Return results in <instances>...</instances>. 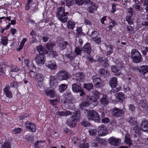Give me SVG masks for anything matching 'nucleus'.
Wrapping results in <instances>:
<instances>
[{"label": "nucleus", "instance_id": "1", "mask_svg": "<svg viewBox=\"0 0 148 148\" xmlns=\"http://www.w3.org/2000/svg\"><path fill=\"white\" fill-rule=\"evenodd\" d=\"M87 116L89 120H93L97 122H98L100 121L98 114L96 112L93 111H88Z\"/></svg>", "mask_w": 148, "mask_h": 148}, {"label": "nucleus", "instance_id": "2", "mask_svg": "<svg viewBox=\"0 0 148 148\" xmlns=\"http://www.w3.org/2000/svg\"><path fill=\"white\" fill-rule=\"evenodd\" d=\"M57 75L58 79L60 80H66L68 79V73L64 70L59 71Z\"/></svg>", "mask_w": 148, "mask_h": 148}, {"label": "nucleus", "instance_id": "3", "mask_svg": "<svg viewBox=\"0 0 148 148\" xmlns=\"http://www.w3.org/2000/svg\"><path fill=\"white\" fill-rule=\"evenodd\" d=\"M98 133L99 136H104L108 133V130L106 127L104 125L99 126L98 127Z\"/></svg>", "mask_w": 148, "mask_h": 148}, {"label": "nucleus", "instance_id": "4", "mask_svg": "<svg viewBox=\"0 0 148 148\" xmlns=\"http://www.w3.org/2000/svg\"><path fill=\"white\" fill-rule=\"evenodd\" d=\"M125 108H122V109H119L117 108L113 109L112 112V114L114 116L119 117L125 113Z\"/></svg>", "mask_w": 148, "mask_h": 148}, {"label": "nucleus", "instance_id": "5", "mask_svg": "<svg viewBox=\"0 0 148 148\" xmlns=\"http://www.w3.org/2000/svg\"><path fill=\"white\" fill-rule=\"evenodd\" d=\"M84 77V74L82 73H78L74 76V78L72 80L73 82H74L75 81H76L77 82L82 81Z\"/></svg>", "mask_w": 148, "mask_h": 148}, {"label": "nucleus", "instance_id": "6", "mask_svg": "<svg viewBox=\"0 0 148 148\" xmlns=\"http://www.w3.org/2000/svg\"><path fill=\"white\" fill-rule=\"evenodd\" d=\"M34 79L36 81L38 82V85L40 87L42 84V82L44 79V77L41 74L36 73L35 76H34Z\"/></svg>", "mask_w": 148, "mask_h": 148}, {"label": "nucleus", "instance_id": "7", "mask_svg": "<svg viewBox=\"0 0 148 148\" xmlns=\"http://www.w3.org/2000/svg\"><path fill=\"white\" fill-rule=\"evenodd\" d=\"M36 62L38 64H43L45 62L44 56L43 55L38 54L35 58Z\"/></svg>", "mask_w": 148, "mask_h": 148}, {"label": "nucleus", "instance_id": "8", "mask_svg": "<svg viewBox=\"0 0 148 148\" xmlns=\"http://www.w3.org/2000/svg\"><path fill=\"white\" fill-rule=\"evenodd\" d=\"M108 142L112 145L117 146L120 143L121 140L120 139L112 137L109 139Z\"/></svg>", "mask_w": 148, "mask_h": 148}, {"label": "nucleus", "instance_id": "9", "mask_svg": "<svg viewBox=\"0 0 148 148\" xmlns=\"http://www.w3.org/2000/svg\"><path fill=\"white\" fill-rule=\"evenodd\" d=\"M88 101L89 103V106L92 108L97 106L98 104L97 100L92 97L88 98Z\"/></svg>", "mask_w": 148, "mask_h": 148}, {"label": "nucleus", "instance_id": "10", "mask_svg": "<svg viewBox=\"0 0 148 148\" xmlns=\"http://www.w3.org/2000/svg\"><path fill=\"white\" fill-rule=\"evenodd\" d=\"M76 121L74 116H71L68 119L67 123L68 125L71 127H74L76 125Z\"/></svg>", "mask_w": 148, "mask_h": 148}, {"label": "nucleus", "instance_id": "11", "mask_svg": "<svg viewBox=\"0 0 148 148\" xmlns=\"http://www.w3.org/2000/svg\"><path fill=\"white\" fill-rule=\"evenodd\" d=\"M26 127L29 129L30 131L34 132L35 131L36 129V126L33 123L27 121L25 124Z\"/></svg>", "mask_w": 148, "mask_h": 148}, {"label": "nucleus", "instance_id": "12", "mask_svg": "<svg viewBox=\"0 0 148 148\" xmlns=\"http://www.w3.org/2000/svg\"><path fill=\"white\" fill-rule=\"evenodd\" d=\"M49 84L51 87L54 88L57 86L58 82L55 76H51L49 78Z\"/></svg>", "mask_w": 148, "mask_h": 148}, {"label": "nucleus", "instance_id": "13", "mask_svg": "<svg viewBox=\"0 0 148 148\" xmlns=\"http://www.w3.org/2000/svg\"><path fill=\"white\" fill-rule=\"evenodd\" d=\"M141 125L143 130L145 132H148V120L145 119L143 120Z\"/></svg>", "mask_w": 148, "mask_h": 148}, {"label": "nucleus", "instance_id": "14", "mask_svg": "<svg viewBox=\"0 0 148 148\" xmlns=\"http://www.w3.org/2000/svg\"><path fill=\"white\" fill-rule=\"evenodd\" d=\"M91 50L90 45L89 43L86 44L82 49V51L88 54L90 53Z\"/></svg>", "mask_w": 148, "mask_h": 148}, {"label": "nucleus", "instance_id": "15", "mask_svg": "<svg viewBox=\"0 0 148 148\" xmlns=\"http://www.w3.org/2000/svg\"><path fill=\"white\" fill-rule=\"evenodd\" d=\"M91 1L89 2L90 3L88 8V10L90 13H92L94 11L96 10L97 7L95 5V4L93 3H90Z\"/></svg>", "mask_w": 148, "mask_h": 148}, {"label": "nucleus", "instance_id": "16", "mask_svg": "<svg viewBox=\"0 0 148 148\" xmlns=\"http://www.w3.org/2000/svg\"><path fill=\"white\" fill-rule=\"evenodd\" d=\"M111 70L116 76H119L122 74V73L119 69L116 66L112 65V66Z\"/></svg>", "mask_w": 148, "mask_h": 148}, {"label": "nucleus", "instance_id": "17", "mask_svg": "<svg viewBox=\"0 0 148 148\" xmlns=\"http://www.w3.org/2000/svg\"><path fill=\"white\" fill-rule=\"evenodd\" d=\"M56 114L59 116H67L69 115H71L72 113L69 111L66 110L64 111H58L56 112Z\"/></svg>", "mask_w": 148, "mask_h": 148}, {"label": "nucleus", "instance_id": "18", "mask_svg": "<svg viewBox=\"0 0 148 148\" xmlns=\"http://www.w3.org/2000/svg\"><path fill=\"white\" fill-rule=\"evenodd\" d=\"M46 65L47 67L51 70H55L57 68L56 64L53 61L50 62L48 63H46Z\"/></svg>", "mask_w": 148, "mask_h": 148}, {"label": "nucleus", "instance_id": "19", "mask_svg": "<svg viewBox=\"0 0 148 148\" xmlns=\"http://www.w3.org/2000/svg\"><path fill=\"white\" fill-rule=\"evenodd\" d=\"M65 14L64 9L62 7H60L58 8L56 13L57 17H59L60 19H61V15H62Z\"/></svg>", "mask_w": 148, "mask_h": 148}, {"label": "nucleus", "instance_id": "20", "mask_svg": "<svg viewBox=\"0 0 148 148\" xmlns=\"http://www.w3.org/2000/svg\"><path fill=\"white\" fill-rule=\"evenodd\" d=\"M112 88H115L117 84V79L116 77L112 78L109 82Z\"/></svg>", "mask_w": 148, "mask_h": 148}, {"label": "nucleus", "instance_id": "21", "mask_svg": "<svg viewBox=\"0 0 148 148\" xmlns=\"http://www.w3.org/2000/svg\"><path fill=\"white\" fill-rule=\"evenodd\" d=\"M10 88L9 86H6L4 88L3 91L7 97L11 98L12 97V92L10 91Z\"/></svg>", "mask_w": 148, "mask_h": 148}, {"label": "nucleus", "instance_id": "22", "mask_svg": "<svg viewBox=\"0 0 148 148\" xmlns=\"http://www.w3.org/2000/svg\"><path fill=\"white\" fill-rule=\"evenodd\" d=\"M139 72L143 74H145L148 72V66L144 65L140 66L139 69Z\"/></svg>", "mask_w": 148, "mask_h": 148}, {"label": "nucleus", "instance_id": "23", "mask_svg": "<svg viewBox=\"0 0 148 148\" xmlns=\"http://www.w3.org/2000/svg\"><path fill=\"white\" fill-rule=\"evenodd\" d=\"M45 93L50 97H54L55 96V92L53 90L47 89L45 90Z\"/></svg>", "mask_w": 148, "mask_h": 148}, {"label": "nucleus", "instance_id": "24", "mask_svg": "<svg viewBox=\"0 0 148 148\" xmlns=\"http://www.w3.org/2000/svg\"><path fill=\"white\" fill-rule=\"evenodd\" d=\"M81 88V87L76 83H74L72 85V90L74 92H79Z\"/></svg>", "mask_w": 148, "mask_h": 148}, {"label": "nucleus", "instance_id": "25", "mask_svg": "<svg viewBox=\"0 0 148 148\" xmlns=\"http://www.w3.org/2000/svg\"><path fill=\"white\" fill-rule=\"evenodd\" d=\"M99 73L100 75L103 77H106L110 75L109 73L107 70L103 69H101L99 70Z\"/></svg>", "mask_w": 148, "mask_h": 148}, {"label": "nucleus", "instance_id": "26", "mask_svg": "<svg viewBox=\"0 0 148 148\" xmlns=\"http://www.w3.org/2000/svg\"><path fill=\"white\" fill-rule=\"evenodd\" d=\"M37 50L39 53V54L43 55V54H45L47 53V51L44 47L41 45H40L37 47Z\"/></svg>", "mask_w": 148, "mask_h": 148}, {"label": "nucleus", "instance_id": "27", "mask_svg": "<svg viewBox=\"0 0 148 148\" xmlns=\"http://www.w3.org/2000/svg\"><path fill=\"white\" fill-rule=\"evenodd\" d=\"M132 58L136 57L137 56H141L140 53L135 49H133L131 52Z\"/></svg>", "mask_w": 148, "mask_h": 148}, {"label": "nucleus", "instance_id": "28", "mask_svg": "<svg viewBox=\"0 0 148 148\" xmlns=\"http://www.w3.org/2000/svg\"><path fill=\"white\" fill-rule=\"evenodd\" d=\"M75 23L71 21H69L67 23V27L69 29H73L75 27Z\"/></svg>", "mask_w": 148, "mask_h": 148}, {"label": "nucleus", "instance_id": "29", "mask_svg": "<svg viewBox=\"0 0 148 148\" xmlns=\"http://www.w3.org/2000/svg\"><path fill=\"white\" fill-rule=\"evenodd\" d=\"M125 139L126 143L128 144L130 146L132 145V142L130 139V136L128 133L126 134Z\"/></svg>", "mask_w": 148, "mask_h": 148}, {"label": "nucleus", "instance_id": "30", "mask_svg": "<svg viewBox=\"0 0 148 148\" xmlns=\"http://www.w3.org/2000/svg\"><path fill=\"white\" fill-rule=\"evenodd\" d=\"M133 130L134 132L135 133L137 134L139 136L141 135V133L140 132L142 129L141 128L138 126L137 124L134 127Z\"/></svg>", "mask_w": 148, "mask_h": 148}, {"label": "nucleus", "instance_id": "31", "mask_svg": "<svg viewBox=\"0 0 148 148\" xmlns=\"http://www.w3.org/2000/svg\"><path fill=\"white\" fill-rule=\"evenodd\" d=\"M89 135L91 136H95L97 135V131L96 129H89L88 130Z\"/></svg>", "mask_w": 148, "mask_h": 148}, {"label": "nucleus", "instance_id": "32", "mask_svg": "<svg viewBox=\"0 0 148 148\" xmlns=\"http://www.w3.org/2000/svg\"><path fill=\"white\" fill-rule=\"evenodd\" d=\"M132 59L133 62L136 63H139L142 62L143 61V58L141 57V56L132 58Z\"/></svg>", "mask_w": 148, "mask_h": 148}, {"label": "nucleus", "instance_id": "33", "mask_svg": "<svg viewBox=\"0 0 148 148\" xmlns=\"http://www.w3.org/2000/svg\"><path fill=\"white\" fill-rule=\"evenodd\" d=\"M139 105L141 107L148 112V105L143 100H141L140 101Z\"/></svg>", "mask_w": 148, "mask_h": 148}, {"label": "nucleus", "instance_id": "34", "mask_svg": "<svg viewBox=\"0 0 148 148\" xmlns=\"http://www.w3.org/2000/svg\"><path fill=\"white\" fill-rule=\"evenodd\" d=\"M55 44L51 43H48L46 45V47L49 52H52L53 47Z\"/></svg>", "mask_w": 148, "mask_h": 148}, {"label": "nucleus", "instance_id": "35", "mask_svg": "<svg viewBox=\"0 0 148 148\" xmlns=\"http://www.w3.org/2000/svg\"><path fill=\"white\" fill-rule=\"evenodd\" d=\"M76 4L79 5H82L85 3H88L90 2L89 0H75Z\"/></svg>", "mask_w": 148, "mask_h": 148}, {"label": "nucleus", "instance_id": "36", "mask_svg": "<svg viewBox=\"0 0 148 148\" xmlns=\"http://www.w3.org/2000/svg\"><path fill=\"white\" fill-rule=\"evenodd\" d=\"M101 103L103 105H107L108 103V101L105 95L103 96L102 98L100 99Z\"/></svg>", "mask_w": 148, "mask_h": 148}, {"label": "nucleus", "instance_id": "37", "mask_svg": "<svg viewBox=\"0 0 148 148\" xmlns=\"http://www.w3.org/2000/svg\"><path fill=\"white\" fill-rule=\"evenodd\" d=\"M84 88L90 90L92 89L93 88V86L92 83L85 84H84Z\"/></svg>", "mask_w": 148, "mask_h": 148}, {"label": "nucleus", "instance_id": "38", "mask_svg": "<svg viewBox=\"0 0 148 148\" xmlns=\"http://www.w3.org/2000/svg\"><path fill=\"white\" fill-rule=\"evenodd\" d=\"M8 42V39L6 37H3L1 39V43L4 46L7 45Z\"/></svg>", "mask_w": 148, "mask_h": 148}, {"label": "nucleus", "instance_id": "39", "mask_svg": "<svg viewBox=\"0 0 148 148\" xmlns=\"http://www.w3.org/2000/svg\"><path fill=\"white\" fill-rule=\"evenodd\" d=\"M59 90L61 92H64L67 88V86L65 84H62L59 86Z\"/></svg>", "mask_w": 148, "mask_h": 148}, {"label": "nucleus", "instance_id": "40", "mask_svg": "<svg viewBox=\"0 0 148 148\" xmlns=\"http://www.w3.org/2000/svg\"><path fill=\"white\" fill-rule=\"evenodd\" d=\"M117 99L123 101L124 98V94L122 92H119L116 94Z\"/></svg>", "mask_w": 148, "mask_h": 148}, {"label": "nucleus", "instance_id": "41", "mask_svg": "<svg viewBox=\"0 0 148 148\" xmlns=\"http://www.w3.org/2000/svg\"><path fill=\"white\" fill-rule=\"evenodd\" d=\"M93 96L95 97V99L97 100L100 98L101 94L98 91L96 90H94L93 91Z\"/></svg>", "mask_w": 148, "mask_h": 148}, {"label": "nucleus", "instance_id": "42", "mask_svg": "<svg viewBox=\"0 0 148 148\" xmlns=\"http://www.w3.org/2000/svg\"><path fill=\"white\" fill-rule=\"evenodd\" d=\"M58 17L59 20L63 23L66 22L68 19L67 16L65 14H63L62 15H61V19L59 17Z\"/></svg>", "mask_w": 148, "mask_h": 148}, {"label": "nucleus", "instance_id": "43", "mask_svg": "<svg viewBox=\"0 0 148 148\" xmlns=\"http://www.w3.org/2000/svg\"><path fill=\"white\" fill-rule=\"evenodd\" d=\"M129 122L130 124L134 125H137V123L136 119L135 117H131Z\"/></svg>", "mask_w": 148, "mask_h": 148}, {"label": "nucleus", "instance_id": "44", "mask_svg": "<svg viewBox=\"0 0 148 148\" xmlns=\"http://www.w3.org/2000/svg\"><path fill=\"white\" fill-rule=\"evenodd\" d=\"M89 103L86 101H84L79 104L80 107L81 109H83L84 107H87L89 106Z\"/></svg>", "mask_w": 148, "mask_h": 148}, {"label": "nucleus", "instance_id": "45", "mask_svg": "<svg viewBox=\"0 0 148 148\" xmlns=\"http://www.w3.org/2000/svg\"><path fill=\"white\" fill-rule=\"evenodd\" d=\"M1 148H11L10 143L8 141H5L1 146Z\"/></svg>", "mask_w": 148, "mask_h": 148}, {"label": "nucleus", "instance_id": "46", "mask_svg": "<svg viewBox=\"0 0 148 148\" xmlns=\"http://www.w3.org/2000/svg\"><path fill=\"white\" fill-rule=\"evenodd\" d=\"M76 36L78 37L79 35H82L83 33L82 32V29L81 27H77L76 29Z\"/></svg>", "mask_w": 148, "mask_h": 148}, {"label": "nucleus", "instance_id": "47", "mask_svg": "<svg viewBox=\"0 0 148 148\" xmlns=\"http://www.w3.org/2000/svg\"><path fill=\"white\" fill-rule=\"evenodd\" d=\"M10 69L11 71L12 72H17L20 70L16 66H11Z\"/></svg>", "mask_w": 148, "mask_h": 148}, {"label": "nucleus", "instance_id": "48", "mask_svg": "<svg viewBox=\"0 0 148 148\" xmlns=\"http://www.w3.org/2000/svg\"><path fill=\"white\" fill-rule=\"evenodd\" d=\"M99 33L96 31H92L91 34L90 36L92 38L93 40L98 36Z\"/></svg>", "mask_w": 148, "mask_h": 148}, {"label": "nucleus", "instance_id": "49", "mask_svg": "<svg viewBox=\"0 0 148 148\" xmlns=\"http://www.w3.org/2000/svg\"><path fill=\"white\" fill-rule=\"evenodd\" d=\"M72 116H74L75 118V120H79L80 118V112L79 111L77 112L75 114Z\"/></svg>", "mask_w": 148, "mask_h": 148}, {"label": "nucleus", "instance_id": "50", "mask_svg": "<svg viewBox=\"0 0 148 148\" xmlns=\"http://www.w3.org/2000/svg\"><path fill=\"white\" fill-rule=\"evenodd\" d=\"M68 43L66 42L61 43L59 45V48L61 49H64L66 47V45Z\"/></svg>", "mask_w": 148, "mask_h": 148}, {"label": "nucleus", "instance_id": "51", "mask_svg": "<svg viewBox=\"0 0 148 148\" xmlns=\"http://www.w3.org/2000/svg\"><path fill=\"white\" fill-rule=\"evenodd\" d=\"M132 16L127 15L126 17V20L129 25H131L132 23V20L131 18Z\"/></svg>", "mask_w": 148, "mask_h": 148}, {"label": "nucleus", "instance_id": "52", "mask_svg": "<svg viewBox=\"0 0 148 148\" xmlns=\"http://www.w3.org/2000/svg\"><path fill=\"white\" fill-rule=\"evenodd\" d=\"M59 101V98L58 97L54 100H51L50 103L53 106H54L56 105Z\"/></svg>", "mask_w": 148, "mask_h": 148}, {"label": "nucleus", "instance_id": "53", "mask_svg": "<svg viewBox=\"0 0 148 148\" xmlns=\"http://www.w3.org/2000/svg\"><path fill=\"white\" fill-rule=\"evenodd\" d=\"M82 49H81L79 47H76L75 49V53L77 55H81Z\"/></svg>", "mask_w": 148, "mask_h": 148}, {"label": "nucleus", "instance_id": "54", "mask_svg": "<svg viewBox=\"0 0 148 148\" xmlns=\"http://www.w3.org/2000/svg\"><path fill=\"white\" fill-rule=\"evenodd\" d=\"M104 59V60H103L102 63H101V64L104 67H108L109 66V64L108 63V61L106 58Z\"/></svg>", "mask_w": 148, "mask_h": 148}, {"label": "nucleus", "instance_id": "55", "mask_svg": "<svg viewBox=\"0 0 148 148\" xmlns=\"http://www.w3.org/2000/svg\"><path fill=\"white\" fill-rule=\"evenodd\" d=\"M23 130L21 128H19L13 129V132L14 134H16L20 133Z\"/></svg>", "mask_w": 148, "mask_h": 148}, {"label": "nucleus", "instance_id": "56", "mask_svg": "<svg viewBox=\"0 0 148 148\" xmlns=\"http://www.w3.org/2000/svg\"><path fill=\"white\" fill-rule=\"evenodd\" d=\"M135 9L139 11H141L143 10V8L139 5L136 4L134 6Z\"/></svg>", "mask_w": 148, "mask_h": 148}, {"label": "nucleus", "instance_id": "57", "mask_svg": "<svg viewBox=\"0 0 148 148\" xmlns=\"http://www.w3.org/2000/svg\"><path fill=\"white\" fill-rule=\"evenodd\" d=\"M66 55L67 57L68 58H69L70 60H71L73 59L75 57V56H74V54H72V53L66 54Z\"/></svg>", "mask_w": 148, "mask_h": 148}, {"label": "nucleus", "instance_id": "58", "mask_svg": "<svg viewBox=\"0 0 148 148\" xmlns=\"http://www.w3.org/2000/svg\"><path fill=\"white\" fill-rule=\"evenodd\" d=\"M66 2V5L69 6L73 5L74 3V0H65Z\"/></svg>", "mask_w": 148, "mask_h": 148}, {"label": "nucleus", "instance_id": "59", "mask_svg": "<svg viewBox=\"0 0 148 148\" xmlns=\"http://www.w3.org/2000/svg\"><path fill=\"white\" fill-rule=\"evenodd\" d=\"M81 124L84 127H87L90 125V124L88 122L85 121H82L81 123Z\"/></svg>", "mask_w": 148, "mask_h": 148}, {"label": "nucleus", "instance_id": "60", "mask_svg": "<svg viewBox=\"0 0 148 148\" xmlns=\"http://www.w3.org/2000/svg\"><path fill=\"white\" fill-rule=\"evenodd\" d=\"M127 29L128 31L130 32L131 33H135V31L134 29V28L131 26H128L127 27Z\"/></svg>", "mask_w": 148, "mask_h": 148}, {"label": "nucleus", "instance_id": "61", "mask_svg": "<svg viewBox=\"0 0 148 148\" xmlns=\"http://www.w3.org/2000/svg\"><path fill=\"white\" fill-rule=\"evenodd\" d=\"M25 138L26 140L29 142H32L34 139L33 136H29V135H26Z\"/></svg>", "mask_w": 148, "mask_h": 148}, {"label": "nucleus", "instance_id": "62", "mask_svg": "<svg viewBox=\"0 0 148 148\" xmlns=\"http://www.w3.org/2000/svg\"><path fill=\"white\" fill-rule=\"evenodd\" d=\"M18 86V83L16 82H14L12 83L10 85L11 87L13 88H16Z\"/></svg>", "mask_w": 148, "mask_h": 148}, {"label": "nucleus", "instance_id": "63", "mask_svg": "<svg viewBox=\"0 0 148 148\" xmlns=\"http://www.w3.org/2000/svg\"><path fill=\"white\" fill-rule=\"evenodd\" d=\"M93 82L94 83L97 82H98V81H101V79L97 77L96 76H94L92 77Z\"/></svg>", "mask_w": 148, "mask_h": 148}, {"label": "nucleus", "instance_id": "64", "mask_svg": "<svg viewBox=\"0 0 148 148\" xmlns=\"http://www.w3.org/2000/svg\"><path fill=\"white\" fill-rule=\"evenodd\" d=\"M89 145L88 143H86V144L81 145L79 146V148H88Z\"/></svg>", "mask_w": 148, "mask_h": 148}]
</instances>
